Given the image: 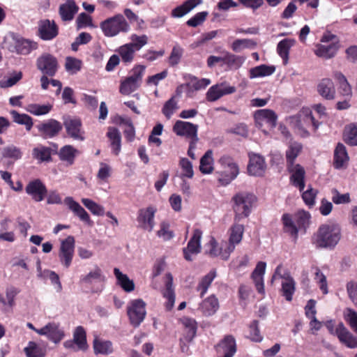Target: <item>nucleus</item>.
I'll use <instances>...</instances> for the list:
<instances>
[{
  "label": "nucleus",
  "instance_id": "c85d7f7f",
  "mask_svg": "<svg viewBox=\"0 0 357 357\" xmlns=\"http://www.w3.org/2000/svg\"><path fill=\"white\" fill-rule=\"evenodd\" d=\"M282 279V291L283 296L286 298L287 301H290V276L286 272L282 265H279L273 276L272 280Z\"/></svg>",
  "mask_w": 357,
  "mask_h": 357
},
{
  "label": "nucleus",
  "instance_id": "58836bf2",
  "mask_svg": "<svg viewBox=\"0 0 357 357\" xmlns=\"http://www.w3.org/2000/svg\"><path fill=\"white\" fill-rule=\"evenodd\" d=\"M78 7L73 0H68L59 7V14L63 21H70L77 13Z\"/></svg>",
  "mask_w": 357,
  "mask_h": 357
},
{
  "label": "nucleus",
  "instance_id": "2f4dec72",
  "mask_svg": "<svg viewBox=\"0 0 357 357\" xmlns=\"http://www.w3.org/2000/svg\"><path fill=\"white\" fill-rule=\"evenodd\" d=\"M219 308V302L218 298L211 295L204 299L200 304L198 310L205 317L213 315Z\"/></svg>",
  "mask_w": 357,
  "mask_h": 357
},
{
  "label": "nucleus",
  "instance_id": "c756f323",
  "mask_svg": "<svg viewBox=\"0 0 357 357\" xmlns=\"http://www.w3.org/2000/svg\"><path fill=\"white\" fill-rule=\"evenodd\" d=\"M291 185L303 192L305 186V170L299 164L291 165Z\"/></svg>",
  "mask_w": 357,
  "mask_h": 357
},
{
  "label": "nucleus",
  "instance_id": "7ed1b4c3",
  "mask_svg": "<svg viewBox=\"0 0 357 357\" xmlns=\"http://www.w3.org/2000/svg\"><path fill=\"white\" fill-rule=\"evenodd\" d=\"M257 198L255 195L248 192H240L232 197L233 210L235 213L234 221L238 222L247 218L251 213Z\"/></svg>",
  "mask_w": 357,
  "mask_h": 357
},
{
  "label": "nucleus",
  "instance_id": "680f3d73",
  "mask_svg": "<svg viewBox=\"0 0 357 357\" xmlns=\"http://www.w3.org/2000/svg\"><path fill=\"white\" fill-rule=\"evenodd\" d=\"M81 201L84 206L88 208L92 214L100 216L104 215V207L99 205L92 199L88 198H82Z\"/></svg>",
  "mask_w": 357,
  "mask_h": 357
},
{
  "label": "nucleus",
  "instance_id": "0eeeda50",
  "mask_svg": "<svg viewBox=\"0 0 357 357\" xmlns=\"http://www.w3.org/2000/svg\"><path fill=\"white\" fill-rule=\"evenodd\" d=\"M146 67L142 65L135 66L130 75L121 82L119 91L123 95H129L136 91L140 85Z\"/></svg>",
  "mask_w": 357,
  "mask_h": 357
},
{
  "label": "nucleus",
  "instance_id": "f03ea898",
  "mask_svg": "<svg viewBox=\"0 0 357 357\" xmlns=\"http://www.w3.org/2000/svg\"><path fill=\"white\" fill-rule=\"evenodd\" d=\"M341 238L340 228L335 224H325L319 227L312 238V244L317 248H333Z\"/></svg>",
  "mask_w": 357,
  "mask_h": 357
},
{
  "label": "nucleus",
  "instance_id": "3c124183",
  "mask_svg": "<svg viewBox=\"0 0 357 357\" xmlns=\"http://www.w3.org/2000/svg\"><path fill=\"white\" fill-rule=\"evenodd\" d=\"M73 340L77 349L85 351L88 348L86 331L82 326H77L73 333Z\"/></svg>",
  "mask_w": 357,
  "mask_h": 357
},
{
  "label": "nucleus",
  "instance_id": "49530a36",
  "mask_svg": "<svg viewBox=\"0 0 357 357\" xmlns=\"http://www.w3.org/2000/svg\"><path fill=\"white\" fill-rule=\"evenodd\" d=\"M337 50V45L334 43L328 45H319L317 46L314 52L319 57L331 59L336 54Z\"/></svg>",
  "mask_w": 357,
  "mask_h": 357
},
{
  "label": "nucleus",
  "instance_id": "1a4fd4ad",
  "mask_svg": "<svg viewBox=\"0 0 357 357\" xmlns=\"http://www.w3.org/2000/svg\"><path fill=\"white\" fill-rule=\"evenodd\" d=\"M146 303L142 299L131 301L128 306V315L131 324L137 327L144 321L146 312Z\"/></svg>",
  "mask_w": 357,
  "mask_h": 357
},
{
  "label": "nucleus",
  "instance_id": "5701e85b",
  "mask_svg": "<svg viewBox=\"0 0 357 357\" xmlns=\"http://www.w3.org/2000/svg\"><path fill=\"white\" fill-rule=\"evenodd\" d=\"M63 125L70 137L79 141L84 139V132L82 130V122L79 119L67 117L63 120Z\"/></svg>",
  "mask_w": 357,
  "mask_h": 357
},
{
  "label": "nucleus",
  "instance_id": "412c9836",
  "mask_svg": "<svg viewBox=\"0 0 357 357\" xmlns=\"http://www.w3.org/2000/svg\"><path fill=\"white\" fill-rule=\"evenodd\" d=\"M9 50L20 54H28L32 50L37 48V44L33 41L17 36H13Z\"/></svg>",
  "mask_w": 357,
  "mask_h": 357
},
{
  "label": "nucleus",
  "instance_id": "a211bd4d",
  "mask_svg": "<svg viewBox=\"0 0 357 357\" xmlns=\"http://www.w3.org/2000/svg\"><path fill=\"white\" fill-rule=\"evenodd\" d=\"M207 254L212 257H220L222 259L227 260L230 254L233 252V246L227 245V241H222V248H225V252H221L220 245L218 244L216 240L211 237L209 242L206 245Z\"/></svg>",
  "mask_w": 357,
  "mask_h": 357
},
{
  "label": "nucleus",
  "instance_id": "5fc2aeb1",
  "mask_svg": "<svg viewBox=\"0 0 357 357\" xmlns=\"http://www.w3.org/2000/svg\"><path fill=\"white\" fill-rule=\"evenodd\" d=\"M26 357H45V350L35 342L30 341L24 349Z\"/></svg>",
  "mask_w": 357,
  "mask_h": 357
},
{
  "label": "nucleus",
  "instance_id": "4be33fe9",
  "mask_svg": "<svg viewBox=\"0 0 357 357\" xmlns=\"http://www.w3.org/2000/svg\"><path fill=\"white\" fill-rule=\"evenodd\" d=\"M216 351L222 357H233L236 352V343L234 336L227 335L217 344Z\"/></svg>",
  "mask_w": 357,
  "mask_h": 357
},
{
  "label": "nucleus",
  "instance_id": "473e14b6",
  "mask_svg": "<svg viewBox=\"0 0 357 357\" xmlns=\"http://www.w3.org/2000/svg\"><path fill=\"white\" fill-rule=\"evenodd\" d=\"M266 264L265 262L259 261L257 263L255 270L252 273V278L255 284L257 291L261 294H264V275L266 271Z\"/></svg>",
  "mask_w": 357,
  "mask_h": 357
},
{
  "label": "nucleus",
  "instance_id": "6ab92c4d",
  "mask_svg": "<svg viewBox=\"0 0 357 357\" xmlns=\"http://www.w3.org/2000/svg\"><path fill=\"white\" fill-rule=\"evenodd\" d=\"M236 91L234 86L227 83H220L211 86L206 94V98L209 102H214L221 97L233 93Z\"/></svg>",
  "mask_w": 357,
  "mask_h": 357
},
{
  "label": "nucleus",
  "instance_id": "4d7b16f0",
  "mask_svg": "<svg viewBox=\"0 0 357 357\" xmlns=\"http://www.w3.org/2000/svg\"><path fill=\"white\" fill-rule=\"evenodd\" d=\"M216 276V272L215 270L211 271L207 275L202 278L198 286L197 290L200 291V295L202 297L207 291L211 282Z\"/></svg>",
  "mask_w": 357,
  "mask_h": 357
},
{
  "label": "nucleus",
  "instance_id": "603ef678",
  "mask_svg": "<svg viewBox=\"0 0 357 357\" xmlns=\"http://www.w3.org/2000/svg\"><path fill=\"white\" fill-rule=\"evenodd\" d=\"M79 153L78 150L71 145H66L63 146L59 153V158L61 160L67 162L69 165L74 162L75 156Z\"/></svg>",
  "mask_w": 357,
  "mask_h": 357
},
{
  "label": "nucleus",
  "instance_id": "8fccbe9b",
  "mask_svg": "<svg viewBox=\"0 0 357 357\" xmlns=\"http://www.w3.org/2000/svg\"><path fill=\"white\" fill-rule=\"evenodd\" d=\"M343 137L347 144L357 146V122L345 126Z\"/></svg>",
  "mask_w": 357,
  "mask_h": 357
},
{
  "label": "nucleus",
  "instance_id": "39448f33",
  "mask_svg": "<svg viewBox=\"0 0 357 357\" xmlns=\"http://www.w3.org/2000/svg\"><path fill=\"white\" fill-rule=\"evenodd\" d=\"M100 26L107 37H114L121 32H128L130 30V25L120 14L103 21Z\"/></svg>",
  "mask_w": 357,
  "mask_h": 357
},
{
  "label": "nucleus",
  "instance_id": "bf43d9fd",
  "mask_svg": "<svg viewBox=\"0 0 357 357\" xmlns=\"http://www.w3.org/2000/svg\"><path fill=\"white\" fill-rule=\"evenodd\" d=\"M136 52L129 43L121 46L118 50V52L124 63L132 62Z\"/></svg>",
  "mask_w": 357,
  "mask_h": 357
},
{
  "label": "nucleus",
  "instance_id": "b1692460",
  "mask_svg": "<svg viewBox=\"0 0 357 357\" xmlns=\"http://www.w3.org/2000/svg\"><path fill=\"white\" fill-rule=\"evenodd\" d=\"M250 161L248 166L249 174L255 176L264 175L266 165L263 157L256 153H251L249 155Z\"/></svg>",
  "mask_w": 357,
  "mask_h": 357
},
{
  "label": "nucleus",
  "instance_id": "aec40b11",
  "mask_svg": "<svg viewBox=\"0 0 357 357\" xmlns=\"http://www.w3.org/2000/svg\"><path fill=\"white\" fill-rule=\"evenodd\" d=\"M25 191L37 202L43 201L47 192L45 185L40 179L31 181L26 186Z\"/></svg>",
  "mask_w": 357,
  "mask_h": 357
},
{
  "label": "nucleus",
  "instance_id": "f704fd0d",
  "mask_svg": "<svg viewBox=\"0 0 357 357\" xmlns=\"http://www.w3.org/2000/svg\"><path fill=\"white\" fill-rule=\"evenodd\" d=\"M317 91L326 100L334 99L335 89L333 81L328 78L322 79L317 84Z\"/></svg>",
  "mask_w": 357,
  "mask_h": 357
},
{
  "label": "nucleus",
  "instance_id": "72a5a7b5",
  "mask_svg": "<svg viewBox=\"0 0 357 357\" xmlns=\"http://www.w3.org/2000/svg\"><path fill=\"white\" fill-rule=\"evenodd\" d=\"M211 82L208 78L198 79L195 76H190V81L186 84L187 96L192 98L195 91L204 89Z\"/></svg>",
  "mask_w": 357,
  "mask_h": 357
},
{
  "label": "nucleus",
  "instance_id": "4468645a",
  "mask_svg": "<svg viewBox=\"0 0 357 357\" xmlns=\"http://www.w3.org/2000/svg\"><path fill=\"white\" fill-rule=\"evenodd\" d=\"M40 335L45 336L48 340L55 344L60 342L65 337L63 330L59 323L52 321L47 323L38 331Z\"/></svg>",
  "mask_w": 357,
  "mask_h": 357
},
{
  "label": "nucleus",
  "instance_id": "de8ad7c7",
  "mask_svg": "<svg viewBox=\"0 0 357 357\" xmlns=\"http://www.w3.org/2000/svg\"><path fill=\"white\" fill-rule=\"evenodd\" d=\"M52 105L47 103L40 105L37 103H31L26 105L25 109L26 112L35 116L46 115L52 109Z\"/></svg>",
  "mask_w": 357,
  "mask_h": 357
},
{
  "label": "nucleus",
  "instance_id": "864d4df0",
  "mask_svg": "<svg viewBox=\"0 0 357 357\" xmlns=\"http://www.w3.org/2000/svg\"><path fill=\"white\" fill-rule=\"evenodd\" d=\"M93 349L96 354H109L113 351L110 341H105L96 337L93 340Z\"/></svg>",
  "mask_w": 357,
  "mask_h": 357
},
{
  "label": "nucleus",
  "instance_id": "69168bd1",
  "mask_svg": "<svg viewBox=\"0 0 357 357\" xmlns=\"http://www.w3.org/2000/svg\"><path fill=\"white\" fill-rule=\"evenodd\" d=\"M131 42L130 45L136 50L139 51L148 43V36L146 35L138 36L137 34H132L130 37Z\"/></svg>",
  "mask_w": 357,
  "mask_h": 357
},
{
  "label": "nucleus",
  "instance_id": "e433bc0d",
  "mask_svg": "<svg viewBox=\"0 0 357 357\" xmlns=\"http://www.w3.org/2000/svg\"><path fill=\"white\" fill-rule=\"evenodd\" d=\"M202 0H188L181 6L176 7L172 11V16L174 17H182L192 10L196 6L202 4Z\"/></svg>",
  "mask_w": 357,
  "mask_h": 357
},
{
  "label": "nucleus",
  "instance_id": "e2e57ef3",
  "mask_svg": "<svg viewBox=\"0 0 357 357\" xmlns=\"http://www.w3.org/2000/svg\"><path fill=\"white\" fill-rule=\"evenodd\" d=\"M33 156L40 162L48 161L51 159V151L47 147L39 146L33 149Z\"/></svg>",
  "mask_w": 357,
  "mask_h": 357
},
{
  "label": "nucleus",
  "instance_id": "79ce46f5",
  "mask_svg": "<svg viewBox=\"0 0 357 357\" xmlns=\"http://www.w3.org/2000/svg\"><path fill=\"white\" fill-rule=\"evenodd\" d=\"M275 71V67L274 66L262 64L250 68L249 70V75L251 79H255L270 76L273 74Z\"/></svg>",
  "mask_w": 357,
  "mask_h": 357
},
{
  "label": "nucleus",
  "instance_id": "4c0bfd02",
  "mask_svg": "<svg viewBox=\"0 0 357 357\" xmlns=\"http://www.w3.org/2000/svg\"><path fill=\"white\" fill-rule=\"evenodd\" d=\"M349 161V155L346 147L342 143H338L334 151V167L337 169L344 167Z\"/></svg>",
  "mask_w": 357,
  "mask_h": 357
},
{
  "label": "nucleus",
  "instance_id": "2eb2a0df",
  "mask_svg": "<svg viewBox=\"0 0 357 357\" xmlns=\"http://www.w3.org/2000/svg\"><path fill=\"white\" fill-rule=\"evenodd\" d=\"M202 237V230L199 229H194L192 236L188 241L187 246L183 250L184 258L187 261H192V257L201 252Z\"/></svg>",
  "mask_w": 357,
  "mask_h": 357
},
{
  "label": "nucleus",
  "instance_id": "37998d69",
  "mask_svg": "<svg viewBox=\"0 0 357 357\" xmlns=\"http://www.w3.org/2000/svg\"><path fill=\"white\" fill-rule=\"evenodd\" d=\"M244 227L243 225L235 223L230 229L229 238L227 245L233 246V251L236 245L238 244L243 238Z\"/></svg>",
  "mask_w": 357,
  "mask_h": 357
},
{
  "label": "nucleus",
  "instance_id": "a878e982",
  "mask_svg": "<svg viewBox=\"0 0 357 357\" xmlns=\"http://www.w3.org/2000/svg\"><path fill=\"white\" fill-rule=\"evenodd\" d=\"M64 204L80 220L84 222L89 225H92V221L89 213L85 209L72 197H66L64 199Z\"/></svg>",
  "mask_w": 357,
  "mask_h": 357
},
{
  "label": "nucleus",
  "instance_id": "a18cd8bd",
  "mask_svg": "<svg viewBox=\"0 0 357 357\" xmlns=\"http://www.w3.org/2000/svg\"><path fill=\"white\" fill-rule=\"evenodd\" d=\"M213 169V151L208 150L201 158L199 170L202 174H209Z\"/></svg>",
  "mask_w": 357,
  "mask_h": 357
},
{
  "label": "nucleus",
  "instance_id": "9d476101",
  "mask_svg": "<svg viewBox=\"0 0 357 357\" xmlns=\"http://www.w3.org/2000/svg\"><path fill=\"white\" fill-rule=\"evenodd\" d=\"M75 252V238L68 236L61 241L58 257L61 264L66 268L72 264Z\"/></svg>",
  "mask_w": 357,
  "mask_h": 357
},
{
  "label": "nucleus",
  "instance_id": "09e8293b",
  "mask_svg": "<svg viewBox=\"0 0 357 357\" xmlns=\"http://www.w3.org/2000/svg\"><path fill=\"white\" fill-rule=\"evenodd\" d=\"M13 120L19 125H23L27 131H30L33 127V119L26 114H20L15 110L10 112Z\"/></svg>",
  "mask_w": 357,
  "mask_h": 357
},
{
  "label": "nucleus",
  "instance_id": "6e6d98bb",
  "mask_svg": "<svg viewBox=\"0 0 357 357\" xmlns=\"http://www.w3.org/2000/svg\"><path fill=\"white\" fill-rule=\"evenodd\" d=\"M256 45L257 43L252 39H237L231 44V49L236 52H239L244 49H253Z\"/></svg>",
  "mask_w": 357,
  "mask_h": 357
},
{
  "label": "nucleus",
  "instance_id": "7c9ffc66",
  "mask_svg": "<svg viewBox=\"0 0 357 357\" xmlns=\"http://www.w3.org/2000/svg\"><path fill=\"white\" fill-rule=\"evenodd\" d=\"M38 31L43 40H51L58 34L56 25L49 20H41L39 23Z\"/></svg>",
  "mask_w": 357,
  "mask_h": 357
},
{
  "label": "nucleus",
  "instance_id": "f8f14e48",
  "mask_svg": "<svg viewBox=\"0 0 357 357\" xmlns=\"http://www.w3.org/2000/svg\"><path fill=\"white\" fill-rule=\"evenodd\" d=\"M157 209L153 206L141 208L138 211L137 221L139 227L144 230L152 231L155 226V215Z\"/></svg>",
  "mask_w": 357,
  "mask_h": 357
},
{
  "label": "nucleus",
  "instance_id": "423d86ee",
  "mask_svg": "<svg viewBox=\"0 0 357 357\" xmlns=\"http://www.w3.org/2000/svg\"><path fill=\"white\" fill-rule=\"evenodd\" d=\"M254 119L258 128L265 135H271L276 126L278 116L272 109H261L255 112Z\"/></svg>",
  "mask_w": 357,
  "mask_h": 357
},
{
  "label": "nucleus",
  "instance_id": "a19ab883",
  "mask_svg": "<svg viewBox=\"0 0 357 357\" xmlns=\"http://www.w3.org/2000/svg\"><path fill=\"white\" fill-rule=\"evenodd\" d=\"M107 136L110 141L112 152L116 155H119L121 148V136L119 131L115 128L109 127Z\"/></svg>",
  "mask_w": 357,
  "mask_h": 357
},
{
  "label": "nucleus",
  "instance_id": "ea45409f",
  "mask_svg": "<svg viewBox=\"0 0 357 357\" xmlns=\"http://www.w3.org/2000/svg\"><path fill=\"white\" fill-rule=\"evenodd\" d=\"M107 136L110 141L112 152L116 155H119L121 148V136L119 131L115 128L109 127Z\"/></svg>",
  "mask_w": 357,
  "mask_h": 357
},
{
  "label": "nucleus",
  "instance_id": "bb28decb",
  "mask_svg": "<svg viewBox=\"0 0 357 357\" xmlns=\"http://www.w3.org/2000/svg\"><path fill=\"white\" fill-rule=\"evenodd\" d=\"M179 321L184 329L183 337L181 339V341L183 340L188 343L192 340L196 335L197 329V321L194 319L187 317H182Z\"/></svg>",
  "mask_w": 357,
  "mask_h": 357
},
{
  "label": "nucleus",
  "instance_id": "9b49d317",
  "mask_svg": "<svg viewBox=\"0 0 357 357\" xmlns=\"http://www.w3.org/2000/svg\"><path fill=\"white\" fill-rule=\"evenodd\" d=\"M104 281L105 276L98 266H95L86 275L80 278L81 282L91 286L93 292L101 291L103 289Z\"/></svg>",
  "mask_w": 357,
  "mask_h": 357
},
{
  "label": "nucleus",
  "instance_id": "774afa93",
  "mask_svg": "<svg viewBox=\"0 0 357 357\" xmlns=\"http://www.w3.org/2000/svg\"><path fill=\"white\" fill-rule=\"evenodd\" d=\"M344 314L351 328L357 334V312L351 308H347Z\"/></svg>",
  "mask_w": 357,
  "mask_h": 357
},
{
  "label": "nucleus",
  "instance_id": "f257e3e1",
  "mask_svg": "<svg viewBox=\"0 0 357 357\" xmlns=\"http://www.w3.org/2000/svg\"><path fill=\"white\" fill-rule=\"evenodd\" d=\"M319 126L318 121L314 120L310 108H302L296 115L291 117V127L296 135L306 138L310 135V130L316 131Z\"/></svg>",
  "mask_w": 357,
  "mask_h": 357
},
{
  "label": "nucleus",
  "instance_id": "c9c22d12",
  "mask_svg": "<svg viewBox=\"0 0 357 357\" xmlns=\"http://www.w3.org/2000/svg\"><path fill=\"white\" fill-rule=\"evenodd\" d=\"M20 292V290L14 287L8 286L5 289V296L0 294V303L6 307L12 309L15 305V298Z\"/></svg>",
  "mask_w": 357,
  "mask_h": 357
},
{
  "label": "nucleus",
  "instance_id": "dca6fc26",
  "mask_svg": "<svg viewBox=\"0 0 357 357\" xmlns=\"http://www.w3.org/2000/svg\"><path fill=\"white\" fill-rule=\"evenodd\" d=\"M37 68L44 75L54 76L58 70V62L56 59L49 54L40 56L36 62Z\"/></svg>",
  "mask_w": 357,
  "mask_h": 357
},
{
  "label": "nucleus",
  "instance_id": "052dcab7",
  "mask_svg": "<svg viewBox=\"0 0 357 357\" xmlns=\"http://www.w3.org/2000/svg\"><path fill=\"white\" fill-rule=\"evenodd\" d=\"M179 166L181 169L180 178H192L194 176L192 164L188 158H181L179 161Z\"/></svg>",
  "mask_w": 357,
  "mask_h": 357
},
{
  "label": "nucleus",
  "instance_id": "338daca9",
  "mask_svg": "<svg viewBox=\"0 0 357 357\" xmlns=\"http://www.w3.org/2000/svg\"><path fill=\"white\" fill-rule=\"evenodd\" d=\"M243 61L244 59L241 56L227 52L224 53V64H227L230 67L239 68Z\"/></svg>",
  "mask_w": 357,
  "mask_h": 357
},
{
  "label": "nucleus",
  "instance_id": "13d9d810",
  "mask_svg": "<svg viewBox=\"0 0 357 357\" xmlns=\"http://www.w3.org/2000/svg\"><path fill=\"white\" fill-rule=\"evenodd\" d=\"M82 62L80 59L72 56L66 59L65 69L70 75L77 74L82 68Z\"/></svg>",
  "mask_w": 357,
  "mask_h": 357
},
{
  "label": "nucleus",
  "instance_id": "ddd939ff",
  "mask_svg": "<svg viewBox=\"0 0 357 357\" xmlns=\"http://www.w3.org/2000/svg\"><path fill=\"white\" fill-rule=\"evenodd\" d=\"M173 132L178 136L198 141V126L188 121L178 120L173 126Z\"/></svg>",
  "mask_w": 357,
  "mask_h": 357
},
{
  "label": "nucleus",
  "instance_id": "6e6552de",
  "mask_svg": "<svg viewBox=\"0 0 357 357\" xmlns=\"http://www.w3.org/2000/svg\"><path fill=\"white\" fill-rule=\"evenodd\" d=\"M310 219V213L304 210H300L294 214L293 220H291V237L294 241L298 238L299 234L306 233L311 222Z\"/></svg>",
  "mask_w": 357,
  "mask_h": 357
},
{
  "label": "nucleus",
  "instance_id": "cd10ccee",
  "mask_svg": "<svg viewBox=\"0 0 357 357\" xmlns=\"http://www.w3.org/2000/svg\"><path fill=\"white\" fill-rule=\"evenodd\" d=\"M162 296L167 299L165 307L167 310H171L175 303V293L173 287V276L168 273L165 275V287L162 290Z\"/></svg>",
  "mask_w": 357,
  "mask_h": 357
},
{
  "label": "nucleus",
  "instance_id": "c03bdc74",
  "mask_svg": "<svg viewBox=\"0 0 357 357\" xmlns=\"http://www.w3.org/2000/svg\"><path fill=\"white\" fill-rule=\"evenodd\" d=\"M114 274L117 280V283L127 292H130L135 289V284L127 275L123 274L118 268H114Z\"/></svg>",
  "mask_w": 357,
  "mask_h": 357
},
{
  "label": "nucleus",
  "instance_id": "0e129e2a",
  "mask_svg": "<svg viewBox=\"0 0 357 357\" xmlns=\"http://www.w3.org/2000/svg\"><path fill=\"white\" fill-rule=\"evenodd\" d=\"M157 236L164 241H169L174 237V232L170 229L168 222L162 221L160 224V229L157 231Z\"/></svg>",
  "mask_w": 357,
  "mask_h": 357
},
{
  "label": "nucleus",
  "instance_id": "f3484780",
  "mask_svg": "<svg viewBox=\"0 0 357 357\" xmlns=\"http://www.w3.org/2000/svg\"><path fill=\"white\" fill-rule=\"evenodd\" d=\"M36 127L40 135L45 139L53 138L58 135L63 128L62 124L54 119L45 121Z\"/></svg>",
  "mask_w": 357,
  "mask_h": 357
},
{
  "label": "nucleus",
  "instance_id": "393cba45",
  "mask_svg": "<svg viewBox=\"0 0 357 357\" xmlns=\"http://www.w3.org/2000/svg\"><path fill=\"white\" fill-rule=\"evenodd\" d=\"M340 342L350 349L357 347V337H355L342 323H340L335 332Z\"/></svg>",
  "mask_w": 357,
  "mask_h": 357
},
{
  "label": "nucleus",
  "instance_id": "20e7f679",
  "mask_svg": "<svg viewBox=\"0 0 357 357\" xmlns=\"http://www.w3.org/2000/svg\"><path fill=\"white\" fill-rule=\"evenodd\" d=\"M220 169L216 172L218 180L222 185L234 181L239 174V168L234 160L227 155H222L217 162Z\"/></svg>",
  "mask_w": 357,
  "mask_h": 357
}]
</instances>
